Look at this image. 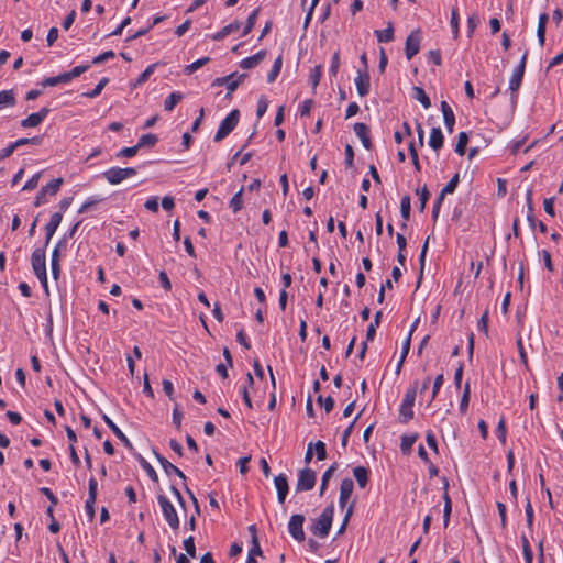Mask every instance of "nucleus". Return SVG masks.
<instances>
[{
    "instance_id": "nucleus-1",
    "label": "nucleus",
    "mask_w": 563,
    "mask_h": 563,
    "mask_svg": "<svg viewBox=\"0 0 563 563\" xmlns=\"http://www.w3.org/2000/svg\"><path fill=\"white\" fill-rule=\"evenodd\" d=\"M333 517L334 505L330 504L323 509L321 515L312 521L310 531L319 538H327L332 527Z\"/></svg>"
},
{
    "instance_id": "nucleus-2",
    "label": "nucleus",
    "mask_w": 563,
    "mask_h": 563,
    "mask_svg": "<svg viewBox=\"0 0 563 563\" xmlns=\"http://www.w3.org/2000/svg\"><path fill=\"white\" fill-rule=\"evenodd\" d=\"M240 119V111L232 110L221 122L214 135V142H220L225 139L238 125Z\"/></svg>"
},
{
    "instance_id": "nucleus-3",
    "label": "nucleus",
    "mask_w": 563,
    "mask_h": 563,
    "mask_svg": "<svg viewBox=\"0 0 563 563\" xmlns=\"http://www.w3.org/2000/svg\"><path fill=\"white\" fill-rule=\"evenodd\" d=\"M417 389L416 387L409 388L400 404L399 416L400 422L407 423L413 418V405L416 400Z\"/></svg>"
},
{
    "instance_id": "nucleus-4",
    "label": "nucleus",
    "mask_w": 563,
    "mask_h": 563,
    "mask_svg": "<svg viewBox=\"0 0 563 563\" xmlns=\"http://www.w3.org/2000/svg\"><path fill=\"white\" fill-rule=\"evenodd\" d=\"M157 501L162 508V512L164 515L165 520L173 530H177L179 528V518L174 505L169 501V499L165 495H158Z\"/></svg>"
},
{
    "instance_id": "nucleus-5",
    "label": "nucleus",
    "mask_w": 563,
    "mask_h": 563,
    "mask_svg": "<svg viewBox=\"0 0 563 563\" xmlns=\"http://www.w3.org/2000/svg\"><path fill=\"white\" fill-rule=\"evenodd\" d=\"M247 77L246 74L232 73L224 77H218L212 81L213 87L225 86L228 89L227 96L230 97L236 90L240 84Z\"/></svg>"
},
{
    "instance_id": "nucleus-6",
    "label": "nucleus",
    "mask_w": 563,
    "mask_h": 563,
    "mask_svg": "<svg viewBox=\"0 0 563 563\" xmlns=\"http://www.w3.org/2000/svg\"><path fill=\"white\" fill-rule=\"evenodd\" d=\"M63 183L64 178H53L46 186L42 187L35 197L34 206L40 207L45 205L47 202L46 197L55 196L59 191Z\"/></svg>"
},
{
    "instance_id": "nucleus-7",
    "label": "nucleus",
    "mask_w": 563,
    "mask_h": 563,
    "mask_svg": "<svg viewBox=\"0 0 563 563\" xmlns=\"http://www.w3.org/2000/svg\"><path fill=\"white\" fill-rule=\"evenodd\" d=\"M317 481V474L313 470L306 467L303 470H300L298 473V481L296 485L297 492H307L311 490Z\"/></svg>"
},
{
    "instance_id": "nucleus-8",
    "label": "nucleus",
    "mask_w": 563,
    "mask_h": 563,
    "mask_svg": "<svg viewBox=\"0 0 563 563\" xmlns=\"http://www.w3.org/2000/svg\"><path fill=\"white\" fill-rule=\"evenodd\" d=\"M303 522L305 516L301 514L292 515L288 522V532L298 542H303L306 540V534L302 528Z\"/></svg>"
},
{
    "instance_id": "nucleus-9",
    "label": "nucleus",
    "mask_w": 563,
    "mask_h": 563,
    "mask_svg": "<svg viewBox=\"0 0 563 563\" xmlns=\"http://www.w3.org/2000/svg\"><path fill=\"white\" fill-rule=\"evenodd\" d=\"M527 58H528V51H526L523 53L519 64L517 65V67L515 68L514 73L510 77L509 90L511 92H518V90L521 86L522 78H523L525 70H526Z\"/></svg>"
},
{
    "instance_id": "nucleus-10",
    "label": "nucleus",
    "mask_w": 563,
    "mask_h": 563,
    "mask_svg": "<svg viewBox=\"0 0 563 563\" xmlns=\"http://www.w3.org/2000/svg\"><path fill=\"white\" fill-rule=\"evenodd\" d=\"M526 198H527V209H528L527 210V221L529 223V227L532 230H534L536 227H538V229L541 233H547L548 228H547L545 223L542 221H537V219L534 217V209H533V203H532V189L527 190Z\"/></svg>"
},
{
    "instance_id": "nucleus-11",
    "label": "nucleus",
    "mask_w": 563,
    "mask_h": 563,
    "mask_svg": "<svg viewBox=\"0 0 563 563\" xmlns=\"http://www.w3.org/2000/svg\"><path fill=\"white\" fill-rule=\"evenodd\" d=\"M98 494V483L95 477H90L88 482V498L85 503L87 516L92 520L95 518V503Z\"/></svg>"
},
{
    "instance_id": "nucleus-12",
    "label": "nucleus",
    "mask_w": 563,
    "mask_h": 563,
    "mask_svg": "<svg viewBox=\"0 0 563 563\" xmlns=\"http://www.w3.org/2000/svg\"><path fill=\"white\" fill-rule=\"evenodd\" d=\"M46 246L36 247L31 256V264L34 275H41L46 272Z\"/></svg>"
},
{
    "instance_id": "nucleus-13",
    "label": "nucleus",
    "mask_w": 563,
    "mask_h": 563,
    "mask_svg": "<svg viewBox=\"0 0 563 563\" xmlns=\"http://www.w3.org/2000/svg\"><path fill=\"white\" fill-rule=\"evenodd\" d=\"M51 109L47 107H43L40 111L31 113L25 119L21 121V126L24 129L35 128L40 125L49 114Z\"/></svg>"
},
{
    "instance_id": "nucleus-14",
    "label": "nucleus",
    "mask_w": 563,
    "mask_h": 563,
    "mask_svg": "<svg viewBox=\"0 0 563 563\" xmlns=\"http://www.w3.org/2000/svg\"><path fill=\"white\" fill-rule=\"evenodd\" d=\"M356 90L360 97H365L371 90V77L368 70H357V76L354 79Z\"/></svg>"
},
{
    "instance_id": "nucleus-15",
    "label": "nucleus",
    "mask_w": 563,
    "mask_h": 563,
    "mask_svg": "<svg viewBox=\"0 0 563 563\" xmlns=\"http://www.w3.org/2000/svg\"><path fill=\"white\" fill-rule=\"evenodd\" d=\"M420 41L421 37L419 35V31L412 32L408 35L405 46V55L408 60L419 53Z\"/></svg>"
},
{
    "instance_id": "nucleus-16",
    "label": "nucleus",
    "mask_w": 563,
    "mask_h": 563,
    "mask_svg": "<svg viewBox=\"0 0 563 563\" xmlns=\"http://www.w3.org/2000/svg\"><path fill=\"white\" fill-rule=\"evenodd\" d=\"M153 453H154L155 457L157 459L158 463L161 464L162 468L166 473V475L170 476L172 474H175L183 481H186V475L184 474V472L181 470H179L177 466L172 464L167 459H165L156 450H153Z\"/></svg>"
},
{
    "instance_id": "nucleus-17",
    "label": "nucleus",
    "mask_w": 563,
    "mask_h": 563,
    "mask_svg": "<svg viewBox=\"0 0 563 563\" xmlns=\"http://www.w3.org/2000/svg\"><path fill=\"white\" fill-rule=\"evenodd\" d=\"M102 420L130 452L134 451L132 442L107 415H102Z\"/></svg>"
},
{
    "instance_id": "nucleus-18",
    "label": "nucleus",
    "mask_w": 563,
    "mask_h": 563,
    "mask_svg": "<svg viewBox=\"0 0 563 563\" xmlns=\"http://www.w3.org/2000/svg\"><path fill=\"white\" fill-rule=\"evenodd\" d=\"M274 484L277 490V499L279 504H284L289 492L288 479L285 474L275 476Z\"/></svg>"
},
{
    "instance_id": "nucleus-19",
    "label": "nucleus",
    "mask_w": 563,
    "mask_h": 563,
    "mask_svg": "<svg viewBox=\"0 0 563 563\" xmlns=\"http://www.w3.org/2000/svg\"><path fill=\"white\" fill-rule=\"evenodd\" d=\"M353 130L356 134V136L361 140L363 146L366 148V150H371L372 148V141H371V137H369V128L367 124L365 123H362V122H356L353 126Z\"/></svg>"
},
{
    "instance_id": "nucleus-20",
    "label": "nucleus",
    "mask_w": 563,
    "mask_h": 563,
    "mask_svg": "<svg viewBox=\"0 0 563 563\" xmlns=\"http://www.w3.org/2000/svg\"><path fill=\"white\" fill-rule=\"evenodd\" d=\"M63 220V213L62 212H55L52 214L48 223L45 225V246L49 244L51 239L55 234L57 228L59 227L60 222Z\"/></svg>"
},
{
    "instance_id": "nucleus-21",
    "label": "nucleus",
    "mask_w": 563,
    "mask_h": 563,
    "mask_svg": "<svg viewBox=\"0 0 563 563\" xmlns=\"http://www.w3.org/2000/svg\"><path fill=\"white\" fill-rule=\"evenodd\" d=\"M441 111L443 114L444 125L448 132L452 133L455 124V114L446 101L441 102Z\"/></svg>"
},
{
    "instance_id": "nucleus-22",
    "label": "nucleus",
    "mask_w": 563,
    "mask_h": 563,
    "mask_svg": "<svg viewBox=\"0 0 563 563\" xmlns=\"http://www.w3.org/2000/svg\"><path fill=\"white\" fill-rule=\"evenodd\" d=\"M266 54V49H261L256 54L242 59L240 62V67L243 69L254 68L265 58Z\"/></svg>"
},
{
    "instance_id": "nucleus-23",
    "label": "nucleus",
    "mask_w": 563,
    "mask_h": 563,
    "mask_svg": "<svg viewBox=\"0 0 563 563\" xmlns=\"http://www.w3.org/2000/svg\"><path fill=\"white\" fill-rule=\"evenodd\" d=\"M444 144V135L442 133V130L440 128H433L430 133L429 139V146L438 152L440 148L443 147Z\"/></svg>"
},
{
    "instance_id": "nucleus-24",
    "label": "nucleus",
    "mask_w": 563,
    "mask_h": 563,
    "mask_svg": "<svg viewBox=\"0 0 563 563\" xmlns=\"http://www.w3.org/2000/svg\"><path fill=\"white\" fill-rule=\"evenodd\" d=\"M353 476L360 488H365L369 481V470L365 466H356L353 468Z\"/></svg>"
},
{
    "instance_id": "nucleus-25",
    "label": "nucleus",
    "mask_w": 563,
    "mask_h": 563,
    "mask_svg": "<svg viewBox=\"0 0 563 563\" xmlns=\"http://www.w3.org/2000/svg\"><path fill=\"white\" fill-rule=\"evenodd\" d=\"M252 158V153L247 152L245 154H242V150L238 151L230 162L227 164L228 172H231L232 167H234L236 164L239 166H244L250 159Z\"/></svg>"
},
{
    "instance_id": "nucleus-26",
    "label": "nucleus",
    "mask_w": 563,
    "mask_h": 563,
    "mask_svg": "<svg viewBox=\"0 0 563 563\" xmlns=\"http://www.w3.org/2000/svg\"><path fill=\"white\" fill-rule=\"evenodd\" d=\"M131 453L136 459V461L140 463L141 467L146 472L148 477L152 481L157 482V479H158L157 473L153 468V466L140 453H137L135 450L131 451Z\"/></svg>"
},
{
    "instance_id": "nucleus-27",
    "label": "nucleus",
    "mask_w": 563,
    "mask_h": 563,
    "mask_svg": "<svg viewBox=\"0 0 563 563\" xmlns=\"http://www.w3.org/2000/svg\"><path fill=\"white\" fill-rule=\"evenodd\" d=\"M549 21V14L548 13H541L539 15L538 21V27H537V37L539 45L543 47L545 43V30H547V23Z\"/></svg>"
},
{
    "instance_id": "nucleus-28",
    "label": "nucleus",
    "mask_w": 563,
    "mask_h": 563,
    "mask_svg": "<svg viewBox=\"0 0 563 563\" xmlns=\"http://www.w3.org/2000/svg\"><path fill=\"white\" fill-rule=\"evenodd\" d=\"M377 41L379 43H389L394 40V26L393 23L389 22L387 27L384 30H376L374 32Z\"/></svg>"
},
{
    "instance_id": "nucleus-29",
    "label": "nucleus",
    "mask_w": 563,
    "mask_h": 563,
    "mask_svg": "<svg viewBox=\"0 0 563 563\" xmlns=\"http://www.w3.org/2000/svg\"><path fill=\"white\" fill-rule=\"evenodd\" d=\"M412 97L419 101L424 109L431 107V100L422 87L415 86L412 88Z\"/></svg>"
},
{
    "instance_id": "nucleus-30",
    "label": "nucleus",
    "mask_w": 563,
    "mask_h": 563,
    "mask_svg": "<svg viewBox=\"0 0 563 563\" xmlns=\"http://www.w3.org/2000/svg\"><path fill=\"white\" fill-rule=\"evenodd\" d=\"M107 199L106 196L102 195H93L90 196L79 208V213H85L91 208L96 207L98 203L104 201Z\"/></svg>"
},
{
    "instance_id": "nucleus-31",
    "label": "nucleus",
    "mask_w": 563,
    "mask_h": 563,
    "mask_svg": "<svg viewBox=\"0 0 563 563\" xmlns=\"http://www.w3.org/2000/svg\"><path fill=\"white\" fill-rule=\"evenodd\" d=\"M418 439V433L404 434L401 437L400 450L404 454H409L412 450V445Z\"/></svg>"
},
{
    "instance_id": "nucleus-32",
    "label": "nucleus",
    "mask_w": 563,
    "mask_h": 563,
    "mask_svg": "<svg viewBox=\"0 0 563 563\" xmlns=\"http://www.w3.org/2000/svg\"><path fill=\"white\" fill-rule=\"evenodd\" d=\"M383 317V311L379 310L375 313L374 320L368 324L367 331H366V339L367 341H373L376 335V330L380 324V319Z\"/></svg>"
},
{
    "instance_id": "nucleus-33",
    "label": "nucleus",
    "mask_w": 563,
    "mask_h": 563,
    "mask_svg": "<svg viewBox=\"0 0 563 563\" xmlns=\"http://www.w3.org/2000/svg\"><path fill=\"white\" fill-rule=\"evenodd\" d=\"M15 103V93L12 89L0 91V107H14Z\"/></svg>"
},
{
    "instance_id": "nucleus-34",
    "label": "nucleus",
    "mask_w": 563,
    "mask_h": 563,
    "mask_svg": "<svg viewBox=\"0 0 563 563\" xmlns=\"http://www.w3.org/2000/svg\"><path fill=\"white\" fill-rule=\"evenodd\" d=\"M184 96L179 91L172 92L164 101V110L173 111L178 102L183 100Z\"/></svg>"
},
{
    "instance_id": "nucleus-35",
    "label": "nucleus",
    "mask_w": 563,
    "mask_h": 563,
    "mask_svg": "<svg viewBox=\"0 0 563 563\" xmlns=\"http://www.w3.org/2000/svg\"><path fill=\"white\" fill-rule=\"evenodd\" d=\"M243 190H244V187L242 186L240 188V190L238 192H235L233 195V197L231 198L230 202H229V207L230 209L234 212V213H238L239 211L242 210L243 208Z\"/></svg>"
},
{
    "instance_id": "nucleus-36",
    "label": "nucleus",
    "mask_w": 563,
    "mask_h": 563,
    "mask_svg": "<svg viewBox=\"0 0 563 563\" xmlns=\"http://www.w3.org/2000/svg\"><path fill=\"white\" fill-rule=\"evenodd\" d=\"M409 351H410V334L407 335V338L405 339V341L402 343L400 358L397 363L396 371H395L397 375L401 372L402 365L406 361V357H407Z\"/></svg>"
},
{
    "instance_id": "nucleus-37",
    "label": "nucleus",
    "mask_w": 563,
    "mask_h": 563,
    "mask_svg": "<svg viewBox=\"0 0 563 563\" xmlns=\"http://www.w3.org/2000/svg\"><path fill=\"white\" fill-rule=\"evenodd\" d=\"M282 67H283V56L279 55L273 66H272V69L268 71L267 74V82L272 84L276 80V78L278 77L280 70H282Z\"/></svg>"
},
{
    "instance_id": "nucleus-38",
    "label": "nucleus",
    "mask_w": 563,
    "mask_h": 563,
    "mask_svg": "<svg viewBox=\"0 0 563 563\" xmlns=\"http://www.w3.org/2000/svg\"><path fill=\"white\" fill-rule=\"evenodd\" d=\"M470 398H471V386H470V382H466L462 397H461L460 407H459L460 412L462 415L466 413V411L468 409Z\"/></svg>"
},
{
    "instance_id": "nucleus-39",
    "label": "nucleus",
    "mask_w": 563,
    "mask_h": 563,
    "mask_svg": "<svg viewBox=\"0 0 563 563\" xmlns=\"http://www.w3.org/2000/svg\"><path fill=\"white\" fill-rule=\"evenodd\" d=\"M157 142L158 137L156 134L147 133L139 139L136 146H139V150L142 147H153Z\"/></svg>"
},
{
    "instance_id": "nucleus-40",
    "label": "nucleus",
    "mask_w": 563,
    "mask_h": 563,
    "mask_svg": "<svg viewBox=\"0 0 563 563\" xmlns=\"http://www.w3.org/2000/svg\"><path fill=\"white\" fill-rule=\"evenodd\" d=\"M322 73H323L322 65H317L311 69L310 75H309V84L311 85L313 90H316V88L320 84Z\"/></svg>"
},
{
    "instance_id": "nucleus-41",
    "label": "nucleus",
    "mask_w": 563,
    "mask_h": 563,
    "mask_svg": "<svg viewBox=\"0 0 563 563\" xmlns=\"http://www.w3.org/2000/svg\"><path fill=\"white\" fill-rule=\"evenodd\" d=\"M260 11H261V8L258 7L255 10H253L251 12V14L247 16L243 32H242V36H246L253 30Z\"/></svg>"
},
{
    "instance_id": "nucleus-42",
    "label": "nucleus",
    "mask_w": 563,
    "mask_h": 563,
    "mask_svg": "<svg viewBox=\"0 0 563 563\" xmlns=\"http://www.w3.org/2000/svg\"><path fill=\"white\" fill-rule=\"evenodd\" d=\"M338 468V464L333 463L322 475L321 485H320V495L322 496L328 487L330 478L333 476L334 472Z\"/></svg>"
},
{
    "instance_id": "nucleus-43",
    "label": "nucleus",
    "mask_w": 563,
    "mask_h": 563,
    "mask_svg": "<svg viewBox=\"0 0 563 563\" xmlns=\"http://www.w3.org/2000/svg\"><path fill=\"white\" fill-rule=\"evenodd\" d=\"M468 143V134L466 132H460L457 135V142L455 144V153L463 156L466 151V146Z\"/></svg>"
},
{
    "instance_id": "nucleus-44",
    "label": "nucleus",
    "mask_w": 563,
    "mask_h": 563,
    "mask_svg": "<svg viewBox=\"0 0 563 563\" xmlns=\"http://www.w3.org/2000/svg\"><path fill=\"white\" fill-rule=\"evenodd\" d=\"M411 211V198L409 195H405L400 200V214L405 221L410 218Z\"/></svg>"
},
{
    "instance_id": "nucleus-45",
    "label": "nucleus",
    "mask_w": 563,
    "mask_h": 563,
    "mask_svg": "<svg viewBox=\"0 0 563 563\" xmlns=\"http://www.w3.org/2000/svg\"><path fill=\"white\" fill-rule=\"evenodd\" d=\"M108 84H109V78L103 77L100 79V81L97 84V86L91 91L84 92L82 96L86 98H96L101 93V91Z\"/></svg>"
},
{
    "instance_id": "nucleus-46",
    "label": "nucleus",
    "mask_w": 563,
    "mask_h": 563,
    "mask_svg": "<svg viewBox=\"0 0 563 563\" xmlns=\"http://www.w3.org/2000/svg\"><path fill=\"white\" fill-rule=\"evenodd\" d=\"M155 68H156V64H151V65H148V66H147V67H146V68H145V69H144L140 75H139V77H137V78H136V80H135L134 86H141V85L145 84V82L148 80L150 76L154 73Z\"/></svg>"
},
{
    "instance_id": "nucleus-47",
    "label": "nucleus",
    "mask_w": 563,
    "mask_h": 563,
    "mask_svg": "<svg viewBox=\"0 0 563 563\" xmlns=\"http://www.w3.org/2000/svg\"><path fill=\"white\" fill-rule=\"evenodd\" d=\"M353 489H354V482L352 478H344L342 482H341V485H340V495L342 496H345L347 498L351 497L352 493H353Z\"/></svg>"
},
{
    "instance_id": "nucleus-48",
    "label": "nucleus",
    "mask_w": 563,
    "mask_h": 563,
    "mask_svg": "<svg viewBox=\"0 0 563 563\" xmlns=\"http://www.w3.org/2000/svg\"><path fill=\"white\" fill-rule=\"evenodd\" d=\"M67 250V235H64L55 245L53 252H52V258H55L57 261L60 260V253L65 252Z\"/></svg>"
},
{
    "instance_id": "nucleus-49",
    "label": "nucleus",
    "mask_w": 563,
    "mask_h": 563,
    "mask_svg": "<svg viewBox=\"0 0 563 563\" xmlns=\"http://www.w3.org/2000/svg\"><path fill=\"white\" fill-rule=\"evenodd\" d=\"M340 66H341L340 51H336L333 53L332 58H331V65L329 68L330 77H335L338 75Z\"/></svg>"
},
{
    "instance_id": "nucleus-50",
    "label": "nucleus",
    "mask_w": 563,
    "mask_h": 563,
    "mask_svg": "<svg viewBox=\"0 0 563 563\" xmlns=\"http://www.w3.org/2000/svg\"><path fill=\"white\" fill-rule=\"evenodd\" d=\"M209 60H210L209 57H201V58L195 60L194 63L187 65L185 68V73L187 75L192 74L196 70H198L199 68H201L202 66H205L207 63H209Z\"/></svg>"
},
{
    "instance_id": "nucleus-51",
    "label": "nucleus",
    "mask_w": 563,
    "mask_h": 563,
    "mask_svg": "<svg viewBox=\"0 0 563 563\" xmlns=\"http://www.w3.org/2000/svg\"><path fill=\"white\" fill-rule=\"evenodd\" d=\"M451 511H452V501H451L449 494L445 492L444 493V509H443L444 527H446L449 525Z\"/></svg>"
},
{
    "instance_id": "nucleus-52",
    "label": "nucleus",
    "mask_w": 563,
    "mask_h": 563,
    "mask_svg": "<svg viewBox=\"0 0 563 563\" xmlns=\"http://www.w3.org/2000/svg\"><path fill=\"white\" fill-rule=\"evenodd\" d=\"M460 178H451L450 181L443 187L440 195L442 198L445 197V195L453 194L459 185Z\"/></svg>"
},
{
    "instance_id": "nucleus-53",
    "label": "nucleus",
    "mask_w": 563,
    "mask_h": 563,
    "mask_svg": "<svg viewBox=\"0 0 563 563\" xmlns=\"http://www.w3.org/2000/svg\"><path fill=\"white\" fill-rule=\"evenodd\" d=\"M417 194L419 195V200H420V211H423L424 208H426V205L429 200V197H430V192L427 188V186L424 185L421 189H417Z\"/></svg>"
},
{
    "instance_id": "nucleus-54",
    "label": "nucleus",
    "mask_w": 563,
    "mask_h": 563,
    "mask_svg": "<svg viewBox=\"0 0 563 563\" xmlns=\"http://www.w3.org/2000/svg\"><path fill=\"white\" fill-rule=\"evenodd\" d=\"M525 512H526L527 525L529 528H532L533 520H534V514H533V508H532L531 500L529 497H527Z\"/></svg>"
},
{
    "instance_id": "nucleus-55",
    "label": "nucleus",
    "mask_w": 563,
    "mask_h": 563,
    "mask_svg": "<svg viewBox=\"0 0 563 563\" xmlns=\"http://www.w3.org/2000/svg\"><path fill=\"white\" fill-rule=\"evenodd\" d=\"M496 433H497V438L503 443H505L506 442V437H507V428H506V420H505L504 417L499 420V422L497 424Z\"/></svg>"
},
{
    "instance_id": "nucleus-56",
    "label": "nucleus",
    "mask_w": 563,
    "mask_h": 563,
    "mask_svg": "<svg viewBox=\"0 0 563 563\" xmlns=\"http://www.w3.org/2000/svg\"><path fill=\"white\" fill-rule=\"evenodd\" d=\"M184 548L189 556L196 558V545L192 536L184 540Z\"/></svg>"
},
{
    "instance_id": "nucleus-57",
    "label": "nucleus",
    "mask_w": 563,
    "mask_h": 563,
    "mask_svg": "<svg viewBox=\"0 0 563 563\" xmlns=\"http://www.w3.org/2000/svg\"><path fill=\"white\" fill-rule=\"evenodd\" d=\"M268 108V100L265 96H261L257 101L256 115L257 118H262Z\"/></svg>"
},
{
    "instance_id": "nucleus-58",
    "label": "nucleus",
    "mask_w": 563,
    "mask_h": 563,
    "mask_svg": "<svg viewBox=\"0 0 563 563\" xmlns=\"http://www.w3.org/2000/svg\"><path fill=\"white\" fill-rule=\"evenodd\" d=\"M115 54L113 51H106L101 54H99L98 56H96L93 59H92V64L95 65H99L101 63H104L109 59H112L114 58Z\"/></svg>"
},
{
    "instance_id": "nucleus-59",
    "label": "nucleus",
    "mask_w": 563,
    "mask_h": 563,
    "mask_svg": "<svg viewBox=\"0 0 563 563\" xmlns=\"http://www.w3.org/2000/svg\"><path fill=\"white\" fill-rule=\"evenodd\" d=\"M477 328L479 332L488 334V310H485L478 320Z\"/></svg>"
},
{
    "instance_id": "nucleus-60",
    "label": "nucleus",
    "mask_w": 563,
    "mask_h": 563,
    "mask_svg": "<svg viewBox=\"0 0 563 563\" xmlns=\"http://www.w3.org/2000/svg\"><path fill=\"white\" fill-rule=\"evenodd\" d=\"M314 449H316L317 459L319 461H323L327 459V448H325L324 442H322L320 440L317 441L314 444Z\"/></svg>"
},
{
    "instance_id": "nucleus-61",
    "label": "nucleus",
    "mask_w": 563,
    "mask_h": 563,
    "mask_svg": "<svg viewBox=\"0 0 563 563\" xmlns=\"http://www.w3.org/2000/svg\"><path fill=\"white\" fill-rule=\"evenodd\" d=\"M479 18L477 14H472L468 16L467 19V33H468V36H471L473 34V32L475 31V29L478 26L479 24Z\"/></svg>"
},
{
    "instance_id": "nucleus-62",
    "label": "nucleus",
    "mask_w": 563,
    "mask_h": 563,
    "mask_svg": "<svg viewBox=\"0 0 563 563\" xmlns=\"http://www.w3.org/2000/svg\"><path fill=\"white\" fill-rule=\"evenodd\" d=\"M183 411L179 408V405L176 404L173 409V423L179 430L181 427Z\"/></svg>"
},
{
    "instance_id": "nucleus-63",
    "label": "nucleus",
    "mask_w": 563,
    "mask_h": 563,
    "mask_svg": "<svg viewBox=\"0 0 563 563\" xmlns=\"http://www.w3.org/2000/svg\"><path fill=\"white\" fill-rule=\"evenodd\" d=\"M314 101L312 99H306L300 106H299V113L301 117H308L310 114L311 108L313 106Z\"/></svg>"
},
{
    "instance_id": "nucleus-64",
    "label": "nucleus",
    "mask_w": 563,
    "mask_h": 563,
    "mask_svg": "<svg viewBox=\"0 0 563 563\" xmlns=\"http://www.w3.org/2000/svg\"><path fill=\"white\" fill-rule=\"evenodd\" d=\"M539 255L542 257L544 265L549 272H553L554 267L552 264L551 254L548 250H541L539 251Z\"/></svg>"
}]
</instances>
